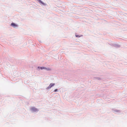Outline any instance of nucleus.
Listing matches in <instances>:
<instances>
[{"label":"nucleus","instance_id":"nucleus-1","mask_svg":"<svg viewBox=\"0 0 127 127\" xmlns=\"http://www.w3.org/2000/svg\"><path fill=\"white\" fill-rule=\"evenodd\" d=\"M54 83H51L49 86L47 87V89H50L54 85Z\"/></svg>","mask_w":127,"mask_h":127},{"label":"nucleus","instance_id":"nucleus-4","mask_svg":"<svg viewBox=\"0 0 127 127\" xmlns=\"http://www.w3.org/2000/svg\"><path fill=\"white\" fill-rule=\"evenodd\" d=\"M38 68H39L40 69H45L47 70H50V69L49 68H47L44 67H38Z\"/></svg>","mask_w":127,"mask_h":127},{"label":"nucleus","instance_id":"nucleus-6","mask_svg":"<svg viewBox=\"0 0 127 127\" xmlns=\"http://www.w3.org/2000/svg\"><path fill=\"white\" fill-rule=\"evenodd\" d=\"M58 90L57 89H55V91H54L55 92H57Z\"/></svg>","mask_w":127,"mask_h":127},{"label":"nucleus","instance_id":"nucleus-3","mask_svg":"<svg viewBox=\"0 0 127 127\" xmlns=\"http://www.w3.org/2000/svg\"><path fill=\"white\" fill-rule=\"evenodd\" d=\"M31 110L32 111L34 112H35L38 110V109H37L34 107H32L31 108Z\"/></svg>","mask_w":127,"mask_h":127},{"label":"nucleus","instance_id":"nucleus-2","mask_svg":"<svg viewBox=\"0 0 127 127\" xmlns=\"http://www.w3.org/2000/svg\"><path fill=\"white\" fill-rule=\"evenodd\" d=\"M11 26L14 28H16L17 27V25L14 23H12L11 24Z\"/></svg>","mask_w":127,"mask_h":127},{"label":"nucleus","instance_id":"nucleus-7","mask_svg":"<svg viewBox=\"0 0 127 127\" xmlns=\"http://www.w3.org/2000/svg\"><path fill=\"white\" fill-rule=\"evenodd\" d=\"M76 37H79V36L78 35H76Z\"/></svg>","mask_w":127,"mask_h":127},{"label":"nucleus","instance_id":"nucleus-5","mask_svg":"<svg viewBox=\"0 0 127 127\" xmlns=\"http://www.w3.org/2000/svg\"><path fill=\"white\" fill-rule=\"evenodd\" d=\"M38 1L39 2H40L41 3H42V4H43V2L40 0H38Z\"/></svg>","mask_w":127,"mask_h":127}]
</instances>
